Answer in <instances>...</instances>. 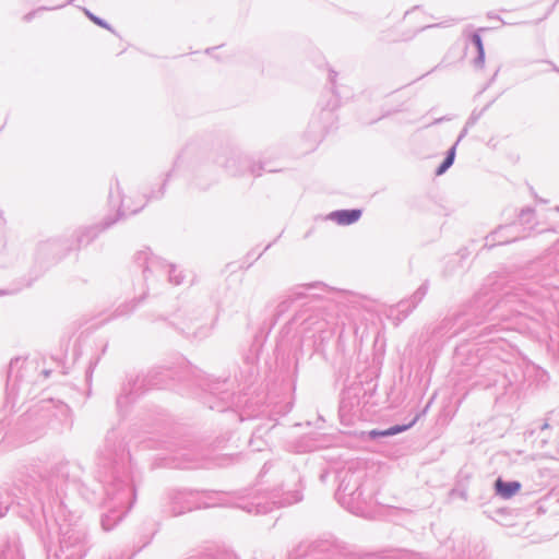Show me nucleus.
<instances>
[{
	"label": "nucleus",
	"mask_w": 559,
	"mask_h": 559,
	"mask_svg": "<svg viewBox=\"0 0 559 559\" xmlns=\"http://www.w3.org/2000/svg\"><path fill=\"white\" fill-rule=\"evenodd\" d=\"M361 216L360 210H342L330 214V218L338 225H350Z\"/></svg>",
	"instance_id": "obj_1"
},
{
	"label": "nucleus",
	"mask_w": 559,
	"mask_h": 559,
	"mask_svg": "<svg viewBox=\"0 0 559 559\" xmlns=\"http://www.w3.org/2000/svg\"><path fill=\"white\" fill-rule=\"evenodd\" d=\"M521 488V484L518 481L504 483L500 478L496 481V490L502 498H511Z\"/></svg>",
	"instance_id": "obj_2"
},
{
	"label": "nucleus",
	"mask_w": 559,
	"mask_h": 559,
	"mask_svg": "<svg viewBox=\"0 0 559 559\" xmlns=\"http://www.w3.org/2000/svg\"><path fill=\"white\" fill-rule=\"evenodd\" d=\"M417 420V417L408 425H403V426H393L386 430H383V431H377V430H372L370 431V436L372 438H376V437H385V436H392V435H396V433H400V432H403L405 430H407L409 427H412Z\"/></svg>",
	"instance_id": "obj_3"
},
{
	"label": "nucleus",
	"mask_w": 559,
	"mask_h": 559,
	"mask_svg": "<svg viewBox=\"0 0 559 559\" xmlns=\"http://www.w3.org/2000/svg\"><path fill=\"white\" fill-rule=\"evenodd\" d=\"M455 156V148L452 147L449 152L448 157L443 160V163L440 165V167L437 169L436 174L438 176L442 175L452 164Z\"/></svg>",
	"instance_id": "obj_4"
},
{
	"label": "nucleus",
	"mask_w": 559,
	"mask_h": 559,
	"mask_svg": "<svg viewBox=\"0 0 559 559\" xmlns=\"http://www.w3.org/2000/svg\"><path fill=\"white\" fill-rule=\"evenodd\" d=\"M92 19H93V21H94L95 23H97V24H99V25L104 26L106 29L110 31V28H109L106 24H104L102 21H99V20H97V19H95V17H92Z\"/></svg>",
	"instance_id": "obj_5"
}]
</instances>
